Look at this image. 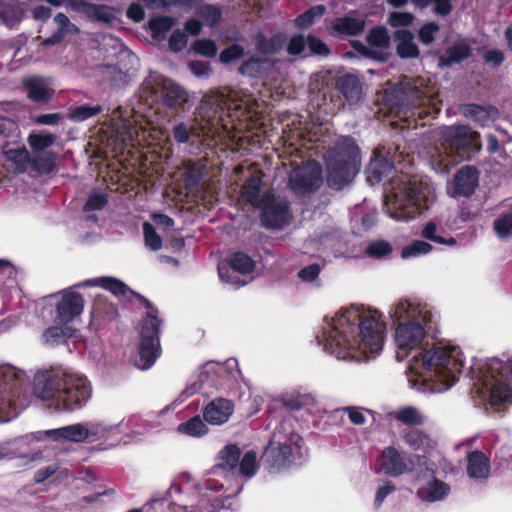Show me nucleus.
Masks as SVG:
<instances>
[{"label": "nucleus", "mask_w": 512, "mask_h": 512, "mask_svg": "<svg viewBox=\"0 0 512 512\" xmlns=\"http://www.w3.org/2000/svg\"><path fill=\"white\" fill-rule=\"evenodd\" d=\"M395 418L408 425H420L424 421V416L414 407H404L394 413Z\"/></svg>", "instance_id": "38"}, {"label": "nucleus", "mask_w": 512, "mask_h": 512, "mask_svg": "<svg viewBox=\"0 0 512 512\" xmlns=\"http://www.w3.org/2000/svg\"><path fill=\"white\" fill-rule=\"evenodd\" d=\"M64 441L83 442L89 437V430L80 423L64 427Z\"/></svg>", "instance_id": "42"}, {"label": "nucleus", "mask_w": 512, "mask_h": 512, "mask_svg": "<svg viewBox=\"0 0 512 512\" xmlns=\"http://www.w3.org/2000/svg\"><path fill=\"white\" fill-rule=\"evenodd\" d=\"M338 87L350 102H357L362 94L360 80L354 75H344L338 80Z\"/></svg>", "instance_id": "25"}, {"label": "nucleus", "mask_w": 512, "mask_h": 512, "mask_svg": "<svg viewBox=\"0 0 512 512\" xmlns=\"http://www.w3.org/2000/svg\"><path fill=\"white\" fill-rule=\"evenodd\" d=\"M477 183L478 176L476 170L469 166L463 167L454 177L451 194L453 196H470L474 192Z\"/></svg>", "instance_id": "19"}, {"label": "nucleus", "mask_w": 512, "mask_h": 512, "mask_svg": "<svg viewBox=\"0 0 512 512\" xmlns=\"http://www.w3.org/2000/svg\"><path fill=\"white\" fill-rule=\"evenodd\" d=\"M381 468L389 476H399L407 470L406 463L394 447H387L383 450L381 457Z\"/></svg>", "instance_id": "20"}, {"label": "nucleus", "mask_w": 512, "mask_h": 512, "mask_svg": "<svg viewBox=\"0 0 512 512\" xmlns=\"http://www.w3.org/2000/svg\"><path fill=\"white\" fill-rule=\"evenodd\" d=\"M57 30L54 33L53 41H61L66 35H76L79 33L78 27L72 23L64 13H57L54 17Z\"/></svg>", "instance_id": "34"}, {"label": "nucleus", "mask_w": 512, "mask_h": 512, "mask_svg": "<svg viewBox=\"0 0 512 512\" xmlns=\"http://www.w3.org/2000/svg\"><path fill=\"white\" fill-rule=\"evenodd\" d=\"M484 387L486 392L490 395V402L492 405H501L502 403L507 402L511 397L510 388L498 380L485 382Z\"/></svg>", "instance_id": "29"}, {"label": "nucleus", "mask_w": 512, "mask_h": 512, "mask_svg": "<svg viewBox=\"0 0 512 512\" xmlns=\"http://www.w3.org/2000/svg\"><path fill=\"white\" fill-rule=\"evenodd\" d=\"M240 457V449L233 444L227 445L219 454L218 468L232 471L237 468Z\"/></svg>", "instance_id": "33"}, {"label": "nucleus", "mask_w": 512, "mask_h": 512, "mask_svg": "<svg viewBox=\"0 0 512 512\" xmlns=\"http://www.w3.org/2000/svg\"><path fill=\"white\" fill-rule=\"evenodd\" d=\"M416 313L417 308L406 300L398 302L393 308V316L397 319L414 318Z\"/></svg>", "instance_id": "50"}, {"label": "nucleus", "mask_w": 512, "mask_h": 512, "mask_svg": "<svg viewBox=\"0 0 512 512\" xmlns=\"http://www.w3.org/2000/svg\"><path fill=\"white\" fill-rule=\"evenodd\" d=\"M367 40L371 46L385 48L389 45L390 37L385 28L377 27L369 32Z\"/></svg>", "instance_id": "46"}, {"label": "nucleus", "mask_w": 512, "mask_h": 512, "mask_svg": "<svg viewBox=\"0 0 512 512\" xmlns=\"http://www.w3.org/2000/svg\"><path fill=\"white\" fill-rule=\"evenodd\" d=\"M439 31V26L434 22L425 24L419 31V39L422 43L428 45L433 42L435 34Z\"/></svg>", "instance_id": "62"}, {"label": "nucleus", "mask_w": 512, "mask_h": 512, "mask_svg": "<svg viewBox=\"0 0 512 512\" xmlns=\"http://www.w3.org/2000/svg\"><path fill=\"white\" fill-rule=\"evenodd\" d=\"M244 55V49L239 45H232L225 50H223L220 54V60L223 63H229L233 60L239 59Z\"/></svg>", "instance_id": "63"}, {"label": "nucleus", "mask_w": 512, "mask_h": 512, "mask_svg": "<svg viewBox=\"0 0 512 512\" xmlns=\"http://www.w3.org/2000/svg\"><path fill=\"white\" fill-rule=\"evenodd\" d=\"M75 329H73L68 324L60 325L56 322L55 326L48 328L44 332L45 342L50 345H57L65 342L68 338L72 337Z\"/></svg>", "instance_id": "32"}, {"label": "nucleus", "mask_w": 512, "mask_h": 512, "mask_svg": "<svg viewBox=\"0 0 512 512\" xmlns=\"http://www.w3.org/2000/svg\"><path fill=\"white\" fill-rule=\"evenodd\" d=\"M23 375L15 368H0V422L9 421L24 407L22 399Z\"/></svg>", "instance_id": "6"}, {"label": "nucleus", "mask_w": 512, "mask_h": 512, "mask_svg": "<svg viewBox=\"0 0 512 512\" xmlns=\"http://www.w3.org/2000/svg\"><path fill=\"white\" fill-rule=\"evenodd\" d=\"M188 43V37L185 31L175 30L169 38V48L173 52L182 51Z\"/></svg>", "instance_id": "53"}, {"label": "nucleus", "mask_w": 512, "mask_h": 512, "mask_svg": "<svg viewBox=\"0 0 512 512\" xmlns=\"http://www.w3.org/2000/svg\"><path fill=\"white\" fill-rule=\"evenodd\" d=\"M193 133V127H189L186 123L181 122L173 127L172 134L178 143H187L190 135Z\"/></svg>", "instance_id": "58"}, {"label": "nucleus", "mask_w": 512, "mask_h": 512, "mask_svg": "<svg viewBox=\"0 0 512 512\" xmlns=\"http://www.w3.org/2000/svg\"><path fill=\"white\" fill-rule=\"evenodd\" d=\"M199 16L209 26H214L221 17V11L219 8L212 5H204L199 9Z\"/></svg>", "instance_id": "52"}, {"label": "nucleus", "mask_w": 512, "mask_h": 512, "mask_svg": "<svg viewBox=\"0 0 512 512\" xmlns=\"http://www.w3.org/2000/svg\"><path fill=\"white\" fill-rule=\"evenodd\" d=\"M471 55L470 47L464 43H459L449 48L445 54L440 58V66H451L460 63L469 58Z\"/></svg>", "instance_id": "30"}, {"label": "nucleus", "mask_w": 512, "mask_h": 512, "mask_svg": "<svg viewBox=\"0 0 512 512\" xmlns=\"http://www.w3.org/2000/svg\"><path fill=\"white\" fill-rule=\"evenodd\" d=\"M261 176L255 174L248 178L242 187V198L252 206L259 207L262 204L260 199Z\"/></svg>", "instance_id": "26"}, {"label": "nucleus", "mask_w": 512, "mask_h": 512, "mask_svg": "<svg viewBox=\"0 0 512 512\" xmlns=\"http://www.w3.org/2000/svg\"><path fill=\"white\" fill-rule=\"evenodd\" d=\"M440 135L443 142L431 147L428 151L432 168L440 173L448 172L460 159H463V153L466 150L481 148L479 134L467 126L443 127Z\"/></svg>", "instance_id": "3"}, {"label": "nucleus", "mask_w": 512, "mask_h": 512, "mask_svg": "<svg viewBox=\"0 0 512 512\" xmlns=\"http://www.w3.org/2000/svg\"><path fill=\"white\" fill-rule=\"evenodd\" d=\"M7 161L14 165V169L19 172L26 170L31 163L39 171H50L53 167V161L50 156L35 155L32 159L25 148L10 149L5 152Z\"/></svg>", "instance_id": "15"}, {"label": "nucleus", "mask_w": 512, "mask_h": 512, "mask_svg": "<svg viewBox=\"0 0 512 512\" xmlns=\"http://www.w3.org/2000/svg\"><path fill=\"white\" fill-rule=\"evenodd\" d=\"M496 234L501 239H507L512 236V213L503 215L494 222Z\"/></svg>", "instance_id": "48"}, {"label": "nucleus", "mask_w": 512, "mask_h": 512, "mask_svg": "<svg viewBox=\"0 0 512 512\" xmlns=\"http://www.w3.org/2000/svg\"><path fill=\"white\" fill-rule=\"evenodd\" d=\"M55 141V136L51 134L40 135L31 134L28 137V143L34 152H41L51 146Z\"/></svg>", "instance_id": "47"}, {"label": "nucleus", "mask_w": 512, "mask_h": 512, "mask_svg": "<svg viewBox=\"0 0 512 512\" xmlns=\"http://www.w3.org/2000/svg\"><path fill=\"white\" fill-rule=\"evenodd\" d=\"M431 245L424 241H416L412 245L405 247L402 250V257L407 258L417 256L429 252Z\"/></svg>", "instance_id": "56"}, {"label": "nucleus", "mask_w": 512, "mask_h": 512, "mask_svg": "<svg viewBox=\"0 0 512 512\" xmlns=\"http://www.w3.org/2000/svg\"><path fill=\"white\" fill-rule=\"evenodd\" d=\"M423 362L434 373L436 380L447 388L456 382V373L460 372L462 367L460 350L457 347H437L427 351L423 356Z\"/></svg>", "instance_id": "7"}, {"label": "nucleus", "mask_w": 512, "mask_h": 512, "mask_svg": "<svg viewBox=\"0 0 512 512\" xmlns=\"http://www.w3.org/2000/svg\"><path fill=\"white\" fill-rule=\"evenodd\" d=\"M27 96L32 101H47L51 97V90L43 78L37 76L27 77L23 80Z\"/></svg>", "instance_id": "21"}, {"label": "nucleus", "mask_w": 512, "mask_h": 512, "mask_svg": "<svg viewBox=\"0 0 512 512\" xmlns=\"http://www.w3.org/2000/svg\"><path fill=\"white\" fill-rule=\"evenodd\" d=\"M107 203V197L103 193H95L89 196L86 204L84 205V210L92 211L99 210L104 207Z\"/></svg>", "instance_id": "64"}, {"label": "nucleus", "mask_w": 512, "mask_h": 512, "mask_svg": "<svg viewBox=\"0 0 512 512\" xmlns=\"http://www.w3.org/2000/svg\"><path fill=\"white\" fill-rule=\"evenodd\" d=\"M271 67V62L265 57H251L238 68L242 76L256 77Z\"/></svg>", "instance_id": "28"}, {"label": "nucleus", "mask_w": 512, "mask_h": 512, "mask_svg": "<svg viewBox=\"0 0 512 512\" xmlns=\"http://www.w3.org/2000/svg\"><path fill=\"white\" fill-rule=\"evenodd\" d=\"M448 491V487L445 483L435 480L431 482L427 487H423L419 489V496L427 501H438L440 500Z\"/></svg>", "instance_id": "35"}, {"label": "nucleus", "mask_w": 512, "mask_h": 512, "mask_svg": "<svg viewBox=\"0 0 512 512\" xmlns=\"http://www.w3.org/2000/svg\"><path fill=\"white\" fill-rule=\"evenodd\" d=\"M365 26L364 19L351 16L340 17L332 22V29L342 35H359L364 31Z\"/></svg>", "instance_id": "24"}, {"label": "nucleus", "mask_w": 512, "mask_h": 512, "mask_svg": "<svg viewBox=\"0 0 512 512\" xmlns=\"http://www.w3.org/2000/svg\"><path fill=\"white\" fill-rule=\"evenodd\" d=\"M403 90L415 106L424 107L423 111L419 112L420 117L423 114L437 115L440 112L438 103L433 100L437 92L428 86V82L424 78H417L412 83L407 82Z\"/></svg>", "instance_id": "9"}, {"label": "nucleus", "mask_w": 512, "mask_h": 512, "mask_svg": "<svg viewBox=\"0 0 512 512\" xmlns=\"http://www.w3.org/2000/svg\"><path fill=\"white\" fill-rule=\"evenodd\" d=\"M424 336V329L419 323L409 322L407 324H400L395 333L397 359L403 360L411 350L420 347Z\"/></svg>", "instance_id": "13"}, {"label": "nucleus", "mask_w": 512, "mask_h": 512, "mask_svg": "<svg viewBox=\"0 0 512 512\" xmlns=\"http://www.w3.org/2000/svg\"><path fill=\"white\" fill-rule=\"evenodd\" d=\"M429 188L422 182L409 181L400 193L388 197L385 205L390 216L396 220L414 217L416 212L427 208Z\"/></svg>", "instance_id": "5"}, {"label": "nucleus", "mask_w": 512, "mask_h": 512, "mask_svg": "<svg viewBox=\"0 0 512 512\" xmlns=\"http://www.w3.org/2000/svg\"><path fill=\"white\" fill-rule=\"evenodd\" d=\"M262 222L268 228H280L289 219L288 204L285 198L265 193L262 197Z\"/></svg>", "instance_id": "12"}, {"label": "nucleus", "mask_w": 512, "mask_h": 512, "mask_svg": "<svg viewBox=\"0 0 512 512\" xmlns=\"http://www.w3.org/2000/svg\"><path fill=\"white\" fill-rule=\"evenodd\" d=\"M159 325V320L152 313L143 321L138 363L140 369L150 368L160 354Z\"/></svg>", "instance_id": "8"}, {"label": "nucleus", "mask_w": 512, "mask_h": 512, "mask_svg": "<svg viewBox=\"0 0 512 512\" xmlns=\"http://www.w3.org/2000/svg\"><path fill=\"white\" fill-rule=\"evenodd\" d=\"M148 83L154 85V90L160 94L163 105L170 109H181L189 100L187 91L168 78L155 76L151 77Z\"/></svg>", "instance_id": "11"}, {"label": "nucleus", "mask_w": 512, "mask_h": 512, "mask_svg": "<svg viewBox=\"0 0 512 512\" xmlns=\"http://www.w3.org/2000/svg\"><path fill=\"white\" fill-rule=\"evenodd\" d=\"M228 262L234 271L242 274L250 272L254 267L253 260L248 255L241 252L230 255Z\"/></svg>", "instance_id": "39"}, {"label": "nucleus", "mask_w": 512, "mask_h": 512, "mask_svg": "<svg viewBox=\"0 0 512 512\" xmlns=\"http://www.w3.org/2000/svg\"><path fill=\"white\" fill-rule=\"evenodd\" d=\"M84 306L83 298L75 292H65L62 294L60 301L56 305V322L60 325H66L77 318Z\"/></svg>", "instance_id": "16"}, {"label": "nucleus", "mask_w": 512, "mask_h": 512, "mask_svg": "<svg viewBox=\"0 0 512 512\" xmlns=\"http://www.w3.org/2000/svg\"><path fill=\"white\" fill-rule=\"evenodd\" d=\"M321 183V168L315 162H309L293 169L289 176V185L296 194L312 192Z\"/></svg>", "instance_id": "10"}, {"label": "nucleus", "mask_w": 512, "mask_h": 512, "mask_svg": "<svg viewBox=\"0 0 512 512\" xmlns=\"http://www.w3.org/2000/svg\"><path fill=\"white\" fill-rule=\"evenodd\" d=\"M391 245L386 241H375L372 242L368 248L367 253L376 258L388 255L391 252Z\"/></svg>", "instance_id": "59"}, {"label": "nucleus", "mask_w": 512, "mask_h": 512, "mask_svg": "<svg viewBox=\"0 0 512 512\" xmlns=\"http://www.w3.org/2000/svg\"><path fill=\"white\" fill-rule=\"evenodd\" d=\"M464 115L485 124L487 121L493 120L498 116V110L492 106L469 104L464 108Z\"/></svg>", "instance_id": "31"}, {"label": "nucleus", "mask_w": 512, "mask_h": 512, "mask_svg": "<svg viewBox=\"0 0 512 512\" xmlns=\"http://www.w3.org/2000/svg\"><path fill=\"white\" fill-rule=\"evenodd\" d=\"M325 12L323 5H316L296 18L295 22L299 28H308L315 18L321 17Z\"/></svg>", "instance_id": "45"}, {"label": "nucleus", "mask_w": 512, "mask_h": 512, "mask_svg": "<svg viewBox=\"0 0 512 512\" xmlns=\"http://www.w3.org/2000/svg\"><path fill=\"white\" fill-rule=\"evenodd\" d=\"M405 442L414 450L432 448L430 439L419 430H411L405 435Z\"/></svg>", "instance_id": "40"}, {"label": "nucleus", "mask_w": 512, "mask_h": 512, "mask_svg": "<svg viewBox=\"0 0 512 512\" xmlns=\"http://www.w3.org/2000/svg\"><path fill=\"white\" fill-rule=\"evenodd\" d=\"M414 16L409 12H392L389 15L388 23L393 27L409 26Z\"/></svg>", "instance_id": "55"}, {"label": "nucleus", "mask_w": 512, "mask_h": 512, "mask_svg": "<svg viewBox=\"0 0 512 512\" xmlns=\"http://www.w3.org/2000/svg\"><path fill=\"white\" fill-rule=\"evenodd\" d=\"M204 174V167L198 164H189L186 169L185 185L195 188L201 181Z\"/></svg>", "instance_id": "49"}, {"label": "nucleus", "mask_w": 512, "mask_h": 512, "mask_svg": "<svg viewBox=\"0 0 512 512\" xmlns=\"http://www.w3.org/2000/svg\"><path fill=\"white\" fill-rule=\"evenodd\" d=\"M175 24V19L168 16L156 17L149 21L152 37L156 40H163L165 34Z\"/></svg>", "instance_id": "36"}, {"label": "nucleus", "mask_w": 512, "mask_h": 512, "mask_svg": "<svg viewBox=\"0 0 512 512\" xmlns=\"http://www.w3.org/2000/svg\"><path fill=\"white\" fill-rule=\"evenodd\" d=\"M378 311L358 306L342 310L324 333L327 344L358 347L364 354H378L384 342L385 323Z\"/></svg>", "instance_id": "1"}, {"label": "nucleus", "mask_w": 512, "mask_h": 512, "mask_svg": "<svg viewBox=\"0 0 512 512\" xmlns=\"http://www.w3.org/2000/svg\"><path fill=\"white\" fill-rule=\"evenodd\" d=\"M393 169V164L380 150H376L366 168V178L371 185L381 182Z\"/></svg>", "instance_id": "18"}, {"label": "nucleus", "mask_w": 512, "mask_h": 512, "mask_svg": "<svg viewBox=\"0 0 512 512\" xmlns=\"http://www.w3.org/2000/svg\"><path fill=\"white\" fill-rule=\"evenodd\" d=\"M234 410L231 401L218 398L211 401L204 409V419L212 425H221L228 421Z\"/></svg>", "instance_id": "17"}, {"label": "nucleus", "mask_w": 512, "mask_h": 512, "mask_svg": "<svg viewBox=\"0 0 512 512\" xmlns=\"http://www.w3.org/2000/svg\"><path fill=\"white\" fill-rule=\"evenodd\" d=\"M307 46L310 49V51L315 55L327 56L330 53V50L327 47V45L323 41L312 35L307 36Z\"/></svg>", "instance_id": "60"}, {"label": "nucleus", "mask_w": 512, "mask_h": 512, "mask_svg": "<svg viewBox=\"0 0 512 512\" xmlns=\"http://www.w3.org/2000/svg\"><path fill=\"white\" fill-rule=\"evenodd\" d=\"M23 10L16 0L0 2V19L7 26H13L22 18Z\"/></svg>", "instance_id": "27"}, {"label": "nucleus", "mask_w": 512, "mask_h": 512, "mask_svg": "<svg viewBox=\"0 0 512 512\" xmlns=\"http://www.w3.org/2000/svg\"><path fill=\"white\" fill-rule=\"evenodd\" d=\"M306 45L307 38L305 39V37L301 34L294 35L293 37H291L287 45V52L290 55H299L304 51Z\"/></svg>", "instance_id": "61"}, {"label": "nucleus", "mask_w": 512, "mask_h": 512, "mask_svg": "<svg viewBox=\"0 0 512 512\" xmlns=\"http://www.w3.org/2000/svg\"><path fill=\"white\" fill-rule=\"evenodd\" d=\"M467 471L473 479H486L490 474L488 458L482 452H472L468 455Z\"/></svg>", "instance_id": "23"}, {"label": "nucleus", "mask_w": 512, "mask_h": 512, "mask_svg": "<svg viewBox=\"0 0 512 512\" xmlns=\"http://www.w3.org/2000/svg\"><path fill=\"white\" fill-rule=\"evenodd\" d=\"M397 42V53L402 58H413L419 55L417 46L414 43V35L405 29H399L394 33Z\"/></svg>", "instance_id": "22"}, {"label": "nucleus", "mask_w": 512, "mask_h": 512, "mask_svg": "<svg viewBox=\"0 0 512 512\" xmlns=\"http://www.w3.org/2000/svg\"><path fill=\"white\" fill-rule=\"evenodd\" d=\"M328 183L330 186L341 189L351 182L359 171V149L351 138H343L335 147L328 151L326 156Z\"/></svg>", "instance_id": "4"}, {"label": "nucleus", "mask_w": 512, "mask_h": 512, "mask_svg": "<svg viewBox=\"0 0 512 512\" xmlns=\"http://www.w3.org/2000/svg\"><path fill=\"white\" fill-rule=\"evenodd\" d=\"M68 6L88 20L103 24H112L120 14V10L112 6L94 4L86 0H69Z\"/></svg>", "instance_id": "14"}, {"label": "nucleus", "mask_w": 512, "mask_h": 512, "mask_svg": "<svg viewBox=\"0 0 512 512\" xmlns=\"http://www.w3.org/2000/svg\"><path fill=\"white\" fill-rule=\"evenodd\" d=\"M193 48L196 52L206 56L214 57L217 53L216 44L212 40L201 39L193 43Z\"/></svg>", "instance_id": "54"}, {"label": "nucleus", "mask_w": 512, "mask_h": 512, "mask_svg": "<svg viewBox=\"0 0 512 512\" xmlns=\"http://www.w3.org/2000/svg\"><path fill=\"white\" fill-rule=\"evenodd\" d=\"M34 395L55 411L80 408L91 396V387L83 376L59 372L37 373L33 382Z\"/></svg>", "instance_id": "2"}, {"label": "nucleus", "mask_w": 512, "mask_h": 512, "mask_svg": "<svg viewBox=\"0 0 512 512\" xmlns=\"http://www.w3.org/2000/svg\"><path fill=\"white\" fill-rule=\"evenodd\" d=\"M102 111L101 106H79L72 108L68 113V118L72 121H84L90 117H93Z\"/></svg>", "instance_id": "43"}, {"label": "nucleus", "mask_w": 512, "mask_h": 512, "mask_svg": "<svg viewBox=\"0 0 512 512\" xmlns=\"http://www.w3.org/2000/svg\"><path fill=\"white\" fill-rule=\"evenodd\" d=\"M146 246L151 250H159L162 246L161 238L156 234L154 227L150 223L143 224Z\"/></svg>", "instance_id": "51"}, {"label": "nucleus", "mask_w": 512, "mask_h": 512, "mask_svg": "<svg viewBox=\"0 0 512 512\" xmlns=\"http://www.w3.org/2000/svg\"><path fill=\"white\" fill-rule=\"evenodd\" d=\"M99 282L104 288L111 291L115 295L125 294L127 291H129L123 282L114 278H101Z\"/></svg>", "instance_id": "57"}, {"label": "nucleus", "mask_w": 512, "mask_h": 512, "mask_svg": "<svg viewBox=\"0 0 512 512\" xmlns=\"http://www.w3.org/2000/svg\"><path fill=\"white\" fill-rule=\"evenodd\" d=\"M256 50L259 54L266 58V56L276 54L281 49V41L279 38H266L258 35L255 40Z\"/></svg>", "instance_id": "37"}, {"label": "nucleus", "mask_w": 512, "mask_h": 512, "mask_svg": "<svg viewBox=\"0 0 512 512\" xmlns=\"http://www.w3.org/2000/svg\"><path fill=\"white\" fill-rule=\"evenodd\" d=\"M239 464V472L244 477L253 476L258 468L257 455L254 451H248Z\"/></svg>", "instance_id": "44"}, {"label": "nucleus", "mask_w": 512, "mask_h": 512, "mask_svg": "<svg viewBox=\"0 0 512 512\" xmlns=\"http://www.w3.org/2000/svg\"><path fill=\"white\" fill-rule=\"evenodd\" d=\"M178 430L191 436H202L207 433L208 428L199 416L179 425Z\"/></svg>", "instance_id": "41"}]
</instances>
